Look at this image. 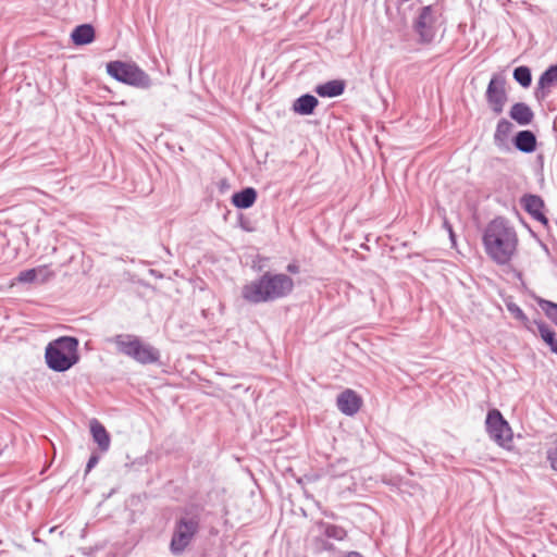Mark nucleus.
<instances>
[{
  "label": "nucleus",
  "mask_w": 557,
  "mask_h": 557,
  "mask_svg": "<svg viewBox=\"0 0 557 557\" xmlns=\"http://www.w3.org/2000/svg\"><path fill=\"white\" fill-rule=\"evenodd\" d=\"M486 255L497 264L510 262L517 251V232L504 218L492 220L483 234Z\"/></svg>",
  "instance_id": "1"
},
{
  "label": "nucleus",
  "mask_w": 557,
  "mask_h": 557,
  "mask_svg": "<svg viewBox=\"0 0 557 557\" xmlns=\"http://www.w3.org/2000/svg\"><path fill=\"white\" fill-rule=\"evenodd\" d=\"M293 289L294 281L290 276L267 271L243 287L242 297L250 304L271 302L287 297Z\"/></svg>",
  "instance_id": "2"
},
{
  "label": "nucleus",
  "mask_w": 557,
  "mask_h": 557,
  "mask_svg": "<svg viewBox=\"0 0 557 557\" xmlns=\"http://www.w3.org/2000/svg\"><path fill=\"white\" fill-rule=\"evenodd\" d=\"M79 342L74 336H60L45 350L47 367L54 372H65L79 361Z\"/></svg>",
  "instance_id": "3"
},
{
  "label": "nucleus",
  "mask_w": 557,
  "mask_h": 557,
  "mask_svg": "<svg viewBox=\"0 0 557 557\" xmlns=\"http://www.w3.org/2000/svg\"><path fill=\"white\" fill-rule=\"evenodd\" d=\"M119 352L140 364H152L160 360V351L151 344L143 342L133 334H119L113 338Z\"/></svg>",
  "instance_id": "4"
},
{
  "label": "nucleus",
  "mask_w": 557,
  "mask_h": 557,
  "mask_svg": "<svg viewBox=\"0 0 557 557\" xmlns=\"http://www.w3.org/2000/svg\"><path fill=\"white\" fill-rule=\"evenodd\" d=\"M106 67L112 78L125 85L140 89H148L152 85L150 76L135 62L110 61Z\"/></svg>",
  "instance_id": "5"
},
{
  "label": "nucleus",
  "mask_w": 557,
  "mask_h": 557,
  "mask_svg": "<svg viewBox=\"0 0 557 557\" xmlns=\"http://www.w3.org/2000/svg\"><path fill=\"white\" fill-rule=\"evenodd\" d=\"M184 513L175 523L170 543V549L174 555L182 554L200 529V517L198 513H190L187 509L184 510Z\"/></svg>",
  "instance_id": "6"
},
{
  "label": "nucleus",
  "mask_w": 557,
  "mask_h": 557,
  "mask_svg": "<svg viewBox=\"0 0 557 557\" xmlns=\"http://www.w3.org/2000/svg\"><path fill=\"white\" fill-rule=\"evenodd\" d=\"M438 13L434 5H425L419 10L413 20L412 28L419 37V42L430 44L437 33Z\"/></svg>",
  "instance_id": "7"
},
{
  "label": "nucleus",
  "mask_w": 557,
  "mask_h": 557,
  "mask_svg": "<svg viewBox=\"0 0 557 557\" xmlns=\"http://www.w3.org/2000/svg\"><path fill=\"white\" fill-rule=\"evenodd\" d=\"M485 429L488 436L499 446L509 447L512 442V431L498 409L487 411L485 419Z\"/></svg>",
  "instance_id": "8"
},
{
  "label": "nucleus",
  "mask_w": 557,
  "mask_h": 557,
  "mask_svg": "<svg viewBox=\"0 0 557 557\" xmlns=\"http://www.w3.org/2000/svg\"><path fill=\"white\" fill-rule=\"evenodd\" d=\"M485 99L490 109L499 115L503 113L508 95L506 91V78L502 74H494L487 84Z\"/></svg>",
  "instance_id": "9"
},
{
  "label": "nucleus",
  "mask_w": 557,
  "mask_h": 557,
  "mask_svg": "<svg viewBox=\"0 0 557 557\" xmlns=\"http://www.w3.org/2000/svg\"><path fill=\"white\" fill-rule=\"evenodd\" d=\"M557 85V64L548 66L540 76L537 86L534 90V97L539 100H545L550 89Z\"/></svg>",
  "instance_id": "10"
},
{
  "label": "nucleus",
  "mask_w": 557,
  "mask_h": 557,
  "mask_svg": "<svg viewBox=\"0 0 557 557\" xmlns=\"http://www.w3.org/2000/svg\"><path fill=\"white\" fill-rule=\"evenodd\" d=\"M523 209L536 221L548 224V219L543 213L544 201L537 195L528 194L521 199Z\"/></svg>",
  "instance_id": "11"
},
{
  "label": "nucleus",
  "mask_w": 557,
  "mask_h": 557,
  "mask_svg": "<svg viewBox=\"0 0 557 557\" xmlns=\"http://www.w3.org/2000/svg\"><path fill=\"white\" fill-rule=\"evenodd\" d=\"M361 406V398L352 389H345L337 396V408L346 416H354Z\"/></svg>",
  "instance_id": "12"
},
{
  "label": "nucleus",
  "mask_w": 557,
  "mask_h": 557,
  "mask_svg": "<svg viewBox=\"0 0 557 557\" xmlns=\"http://www.w3.org/2000/svg\"><path fill=\"white\" fill-rule=\"evenodd\" d=\"M515 148L523 153H532L536 149V136L532 131H519L512 138Z\"/></svg>",
  "instance_id": "13"
},
{
  "label": "nucleus",
  "mask_w": 557,
  "mask_h": 557,
  "mask_svg": "<svg viewBox=\"0 0 557 557\" xmlns=\"http://www.w3.org/2000/svg\"><path fill=\"white\" fill-rule=\"evenodd\" d=\"M346 82L344 79H332L314 87V92L322 98H335L344 94Z\"/></svg>",
  "instance_id": "14"
},
{
  "label": "nucleus",
  "mask_w": 557,
  "mask_h": 557,
  "mask_svg": "<svg viewBox=\"0 0 557 557\" xmlns=\"http://www.w3.org/2000/svg\"><path fill=\"white\" fill-rule=\"evenodd\" d=\"M96 38V32L91 24H81L71 33V40L75 46L91 44Z\"/></svg>",
  "instance_id": "15"
},
{
  "label": "nucleus",
  "mask_w": 557,
  "mask_h": 557,
  "mask_svg": "<svg viewBox=\"0 0 557 557\" xmlns=\"http://www.w3.org/2000/svg\"><path fill=\"white\" fill-rule=\"evenodd\" d=\"M319 104V100L311 94H305L293 102V111L300 115H311Z\"/></svg>",
  "instance_id": "16"
},
{
  "label": "nucleus",
  "mask_w": 557,
  "mask_h": 557,
  "mask_svg": "<svg viewBox=\"0 0 557 557\" xmlns=\"http://www.w3.org/2000/svg\"><path fill=\"white\" fill-rule=\"evenodd\" d=\"M509 116L519 125L525 126L532 123L534 113L527 103L516 102L510 108Z\"/></svg>",
  "instance_id": "17"
},
{
  "label": "nucleus",
  "mask_w": 557,
  "mask_h": 557,
  "mask_svg": "<svg viewBox=\"0 0 557 557\" xmlns=\"http://www.w3.org/2000/svg\"><path fill=\"white\" fill-rule=\"evenodd\" d=\"M257 197L258 194L253 187H245L242 190L233 194L232 203L237 209H248L253 206Z\"/></svg>",
  "instance_id": "18"
},
{
  "label": "nucleus",
  "mask_w": 557,
  "mask_h": 557,
  "mask_svg": "<svg viewBox=\"0 0 557 557\" xmlns=\"http://www.w3.org/2000/svg\"><path fill=\"white\" fill-rule=\"evenodd\" d=\"M90 432L100 450L107 451L110 447V434L97 419L91 420Z\"/></svg>",
  "instance_id": "19"
},
{
  "label": "nucleus",
  "mask_w": 557,
  "mask_h": 557,
  "mask_svg": "<svg viewBox=\"0 0 557 557\" xmlns=\"http://www.w3.org/2000/svg\"><path fill=\"white\" fill-rule=\"evenodd\" d=\"M513 128V125L511 122H509L507 119H500L497 122L496 129L494 133V144L499 149L507 148V140L508 137Z\"/></svg>",
  "instance_id": "20"
},
{
  "label": "nucleus",
  "mask_w": 557,
  "mask_h": 557,
  "mask_svg": "<svg viewBox=\"0 0 557 557\" xmlns=\"http://www.w3.org/2000/svg\"><path fill=\"white\" fill-rule=\"evenodd\" d=\"M543 342L547 344L552 352L557 355V338L555 332L542 320H534Z\"/></svg>",
  "instance_id": "21"
},
{
  "label": "nucleus",
  "mask_w": 557,
  "mask_h": 557,
  "mask_svg": "<svg viewBox=\"0 0 557 557\" xmlns=\"http://www.w3.org/2000/svg\"><path fill=\"white\" fill-rule=\"evenodd\" d=\"M513 79L523 88H528L532 83V73L529 66L520 65L513 70Z\"/></svg>",
  "instance_id": "22"
},
{
  "label": "nucleus",
  "mask_w": 557,
  "mask_h": 557,
  "mask_svg": "<svg viewBox=\"0 0 557 557\" xmlns=\"http://www.w3.org/2000/svg\"><path fill=\"white\" fill-rule=\"evenodd\" d=\"M348 471V459L341 458L336 462L330 463L326 468V474L332 478H341Z\"/></svg>",
  "instance_id": "23"
},
{
  "label": "nucleus",
  "mask_w": 557,
  "mask_h": 557,
  "mask_svg": "<svg viewBox=\"0 0 557 557\" xmlns=\"http://www.w3.org/2000/svg\"><path fill=\"white\" fill-rule=\"evenodd\" d=\"M323 534L329 539L342 541L347 536V532L344 528L330 523H322Z\"/></svg>",
  "instance_id": "24"
},
{
  "label": "nucleus",
  "mask_w": 557,
  "mask_h": 557,
  "mask_svg": "<svg viewBox=\"0 0 557 557\" xmlns=\"http://www.w3.org/2000/svg\"><path fill=\"white\" fill-rule=\"evenodd\" d=\"M539 305L545 312V315L557 325V304L550 300L540 299Z\"/></svg>",
  "instance_id": "25"
},
{
  "label": "nucleus",
  "mask_w": 557,
  "mask_h": 557,
  "mask_svg": "<svg viewBox=\"0 0 557 557\" xmlns=\"http://www.w3.org/2000/svg\"><path fill=\"white\" fill-rule=\"evenodd\" d=\"M507 310L517 319L518 321L522 322L528 329L529 318L523 312V310L515 302H506Z\"/></svg>",
  "instance_id": "26"
},
{
  "label": "nucleus",
  "mask_w": 557,
  "mask_h": 557,
  "mask_svg": "<svg viewBox=\"0 0 557 557\" xmlns=\"http://www.w3.org/2000/svg\"><path fill=\"white\" fill-rule=\"evenodd\" d=\"M41 272L38 269H28L21 271L17 281L20 283H34L37 281L38 273Z\"/></svg>",
  "instance_id": "27"
},
{
  "label": "nucleus",
  "mask_w": 557,
  "mask_h": 557,
  "mask_svg": "<svg viewBox=\"0 0 557 557\" xmlns=\"http://www.w3.org/2000/svg\"><path fill=\"white\" fill-rule=\"evenodd\" d=\"M238 225L242 230H244L246 232L255 231V227L252 226L251 221L248 218L244 216V214H239Z\"/></svg>",
  "instance_id": "28"
},
{
  "label": "nucleus",
  "mask_w": 557,
  "mask_h": 557,
  "mask_svg": "<svg viewBox=\"0 0 557 557\" xmlns=\"http://www.w3.org/2000/svg\"><path fill=\"white\" fill-rule=\"evenodd\" d=\"M99 462V457L92 454L86 465V473L89 472Z\"/></svg>",
  "instance_id": "29"
},
{
  "label": "nucleus",
  "mask_w": 557,
  "mask_h": 557,
  "mask_svg": "<svg viewBox=\"0 0 557 557\" xmlns=\"http://www.w3.org/2000/svg\"><path fill=\"white\" fill-rule=\"evenodd\" d=\"M548 460L550 462L552 468L557 471V448L549 453Z\"/></svg>",
  "instance_id": "30"
},
{
  "label": "nucleus",
  "mask_w": 557,
  "mask_h": 557,
  "mask_svg": "<svg viewBox=\"0 0 557 557\" xmlns=\"http://www.w3.org/2000/svg\"><path fill=\"white\" fill-rule=\"evenodd\" d=\"M287 271L290 272V273H297L298 272V267L295 265V264H288L287 265Z\"/></svg>",
  "instance_id": "31"
},
{
  "label": "nucleus",
  "mask_w": 557,
  "mask_h": 557,
  "mask_svg": "<svg viewBox=\"0 0 557 557\" xmlns=\"http://www.w3.org/2000/svg\"><path fill=\"white\" fill-rule=\"evenodd\" d=\"M345 557H363V556L358 552H349Z\"/></svg>",
  "instance_id": "32"
},
{
  "label": "nucleus",
  "mask_w": 557,
  "mask_h": 557,
  "mask_svg": "<svg viewBox=\"0 0 557 557\" xmlns=\"http://www.w3.org/2000/svg\"><path fill=\"white\" fill-rule=\"evenodd\" d=\"M297 482H298L299 484H301V483H302V479H298V480H297Z\"/></svg>",
  "instance_id": "33"
}]
</instances>
